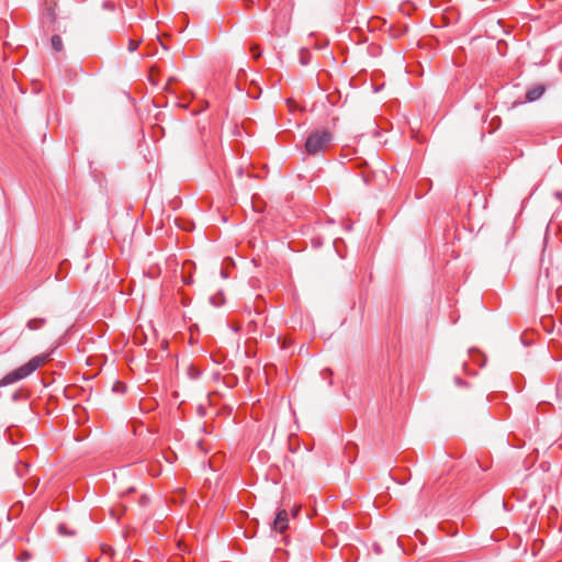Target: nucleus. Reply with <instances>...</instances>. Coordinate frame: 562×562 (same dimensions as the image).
Masks as SVG:
<instances>
[{"mask_svg":"<svg viewBox=\"0 0 562 562\" xmlns=\"http://www.w3.org/2000/svg\"><path fill=\"white\" fill-rule=\"evenodd\" d=\"M31 559V554L29 552H23L18 557L20 562H26Z\"/></svg>","mask_w":562,"mask_h":562,"instance_id":"obj_8","label":"nucleus"},{"mask_svg":"<svg viewBox=\"0 0 562 562\" xmlns=\"http://www.w3.org/2000/svg\"><path fill=\"white\" fill-rule=\"evenodd\" d=\"M334 140V135L329 130L317 128L312 131L305 140L304 151L306 155L316 156L326 151Z\"/></svg>","mask_w":562,"mask_h":562,"instance_id":"obj_1","label":"nucleus"},{"mask_svg":"<svg viewBox=\"0 0 562 562\" xmlns=\"http://www.w3.org/2000/svg\"><path fill=\"white\" fill-rule=\"evenodd\" d=\"M289 527V515L285 509H280L273 520L272 528L277 532H284Z\"/></svg>","mask_w":562,"mask_h":562,"instance_id":"obj_3","label":"nucleus"},{"mask_svg":"<svg viewBox=\"0 0 562 562\" xmlns=\"http://www.w3.org/2000/svg\"><path fill=\"white\" fill-rule=\"evenodd\" d=\"M456 383L458 385H463L464 384V382L460 378H456Z\"/></svg>","mask_w":562,"mask_h":562,"instance_id":"obj_11","label":"nucleus"},{"mask_svg":"<svg viewBox=\"0 0 562 562\" xmlns=\"http://www.w3.org/2000/svg\"><path fill=\"white\" fill-rule=\"evenodd\" d=\"M104 7L110 8V9L113 8L112 5L108 4L106 2L104 3Z\"/></svg>","mask_w":562,"mask_h":562,"instance_id":"obj_14","label":"nucleus"},{"mask_svg":"<svg viewBox=\"0 0 562 562\" xmlns=\"http://www.w3.org/2000/svg\"><path fill=\"white\" fill-rule=\"evenodd\" d=\"M58 532H59L60 535H74V532H72V531H68V530H67L66 525H64V524H60V525L58 526Z\"/></svg>","mask_w":562,"mask_h":562,"instance_id":"obj_7","label":"nucleus"},{"mask_svg":"<svg viewBox=\"0 0 562 562\" xmlns=\"http://www.w3.org/2000/svg\"><path fill=\"white\" fill-rule=\"evenodd\" d=\"M211 303L215 306L220 305V303L215 301V297H211Z\"/></svg>","mask_w":562,"mask_h":562,"instance_id":"obj_12","label":"nucleus"},{"mask_svg":"<svg viewBox=\"0 0 562 562\" xmlns=\"http://www.w3.org/2000/svg\"><path fill=\"white\" fill-rule=\"evenodd\" d=\"M47 358V355H41L32 358L27 363L5 374L0 381V386H7L31 375L36 369L46 362Z\"/></svg>","mask_w":562,"mask_h":562,"instance_id":"obj_2","label":"nucleus"},{"mask_svg":"<svg viewBox=\"0 0 562 562\" xmlns=\"http://www.w3.org/2000/svg\"><path fill=\"white\" fill-rule=\"evenodd\" d=\"M45 323H46L45 318H34V319L29 321L27 327L31 330H35V329L41 328Z\"/></svg>","mask_w":562,"mask_h":562,"instance_id":"obj_5","label":"nucleus"},{"mask_svg":"<svg viewBox=\"0 0 562 562\" xmlns=\"http://www.w3.org/2000/svg\"><path fill=\"white\" fill-rule=\"evenodd\" d=\"M544 93V87L542 85H538L531 89H529L526 93V99L529 102H533L542 97Z\"/></svg>","mask_w":562,"mask_h":562,"instance_id":"obj_4","label":"nucleus"},{"mask_svg":"<svg viewBox=\"0 0 562 562\" xmlns=\"http://www.w3.org/2000/svg\"><path fill=\"white\" fill-rule=\"evenodd\" d=\"M138 44H139V42H136V41H134V40H130V43H128V50H130V52H134V50H136V49H137V47H138Z\"/></svg>","mask_w":562,"mask_h":562,"instance_id":"obj_9","label":"nucleus"},{"mask_svg":"<svg viewBox=\"0 0 562 562\" xmlns=\"http://www.w3.org/2000/svg\"><path fill=\"white\" fill-rule=\"evenodd\" d=\"M297 513H299V508L294 509V510H293V516H296V515H297Z\"/></svg>","mask_w":562,"mask_h":562,"instance_id":"obj_13","label":"nucleus"},{"mask_svg":"<svg viewBox=\"0 0 562 562\" xmlns=\"http://www.w3.org/2000/svg\"><path fill=\"white\" fill-rule=\"evenodd\" d=\"M251 52H252V55L255 58H258L261 55V53L259 50H257L256 46L251 47Z\"/></svg>","mask_w":562,"mask_h":562,"instance_id":"obj_10","label":"nucleus"},{"mask_svg":"<svg viewBox=\"0 0 562 562\" xmlns=\"http://www.w3.org/2000/svg\"><path fill=\"white\" fill-rule=\"evenodd\" d=\"M52 47L56 52H60L63 49V41L59 35H54L52 37Z\"/></svg>","mask_w":562,"mask_h":562,"instance_id":"obj_6","label":"nucleus"}]
</instances>
